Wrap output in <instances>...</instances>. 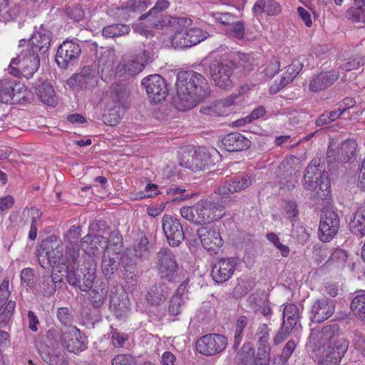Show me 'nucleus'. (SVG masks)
Returning a JSON list of instances; mask_svg holds the SVG:
<instances>
[{
    "instance_id": "nucleus-1",
    "label": "nucleus",
    "mask_w": 365,
    "mask_h": 365,
    "mask_svg": "<svg viewBox=\"0 0 365 365\" xmlns=\"http://www.w3.org/2000/svg\"><path fill=\"white\" fill-rule=\"evenodd\" d=\"M339 331L337 324L317 327L311 330L307 344L308 351H319L323 349L319 365H338L349 348L344 338L336 339Z\"/></svg>"
},
{
    "instance_id": "nucleus-2",
    "label": "nucleus",
    "mask_w": 365,
    "mask_h": 365,
    "mask_svg": "<svg viewBox=\"0 0 365 365\" xmlns=\"http://www.w3.org/2000/svg\"><path fill=\"white\" fill-rule=\"evenodd\" d=\"M175 107L185 111L195 107L209 93V86L205 77L192 71H181L175 82Z\"/></svg>"
},
{
    "instance_id": "nucleus-3",
    "label": "nucleus",
    "mask_w": 365,
    "mask_h": 365,
    "mask_svg": "<svg viewBox=\"0 0 365 365\" xmlns=\"http://www.w3.org/2000/svg\"><path fill=\"white\" fill-rule=\"evenodd\" d=\"M192 20L180 17L174 21V34L170 37L171 45L175 48H185L195 46L208 38L209 34L197 27H191Z\"/></svg>"
},
{
    "instance_id": "nucleus-4",
    "label": "nucleus",
    "mask_w": 365,
    "mask_h": 365,
    "mask_svg": "<svg viewBox=\"0 0 365 365\" xmlns=\"http://www.w3.org/2000/svg\"><path fill=\"white\" fill-rule=\"evenodd\" d=\"M303 187L314 191L321 199H327L330 192V182L327 173L319 168L317 161H312L304 175Z\"/></svg>"
},
{
    "instance_id": "nucleus-5",
    "label": "nucleus",
    "mask_w": 365,
    "mask_h": 365,
    "mask_svg": "<svg viewBox=\"0 0 365 365\" xmlns=\"http://www.w3.org/2000/svg\"><path fill=\"white\" fill-rule=\"evenodd\" d=\"M73 249H78L76 245L71 243V247H68L66 251V259L63 258V244L59 239L54 238L51 240L44 241L38 254V262L42 267H46L48 264L51 266L57 264H66L67 259H71V255Z\"/></svg>"
},
{
    "instance_id": "nucleus-6",
    "label": "nucleus",
    "mask_w": 365,
    "mask_h": 365,
    "mask_svg": "<svg viewBox=\"0 0 365 365\" xmlns=\"http://www.w3.org/2000/svg\"><path fill=\"white\" fill-rule=\"evenodd\" d=\"M122 246V237L118 232H113L110 236L109 245L104 251L101 263L102 272L105 276L110 277L118 269Z\"/></svg>"
},
{
    "instance_id": "nucleus-7",
    "label": "nucleus",
    "mask_w": 365,
    "mask_h": 365,
    "mask_svg": "<svg viewBox=\"0 0 365 365\" xmlns=\"http://www.w3.org/2000/svg\"><path fill=\"white\" fill-rule=\"evenodd\" d=\"M234 66L227 61H213L210 65L212 81L221 89L228 90L234 85Z\"/></svg>"
},
{
    "instance_id": "nucleus-8",
    "label": "nucleus",
    "mask_w": 365,
    "mask_h": 365,
    "mask_svg": "<svg viewBox=\"0 0 365 365\" xmlns=\"http://www.w3.org/2000/svg\"><path fill=\"white\" fill-rule=\"evenodd\" d=\"M150 19L153 20H148L147 18L142 19L141 16L138 22L133 27L135 32L148 37L152 36L153 29H163L170 27L173 30L174 29V21L180 18L164 16L163 14H153L150 16Z\"/></svg>"
},
{
    "instance_id": "nucleus-9",
    "label": "nucleus",
    "mask_w": 365,
    "mask_h": 365,
    "mask_svg": "<svg viewBox=\"0 0 365 365\" xmlns=\"http://www.w3.org/2000/svg\"><path fill=\"white\" fill-rule=\"evenodd\" d=\"M31 53L29 56L26 53H21L17 58H13L11 61L9 67L11 71L10 73L14 76H18L21 71L22 75L26 78L33 76L34 73L37 71L40 60L38 53L31 51Z\"/></svg>"
},
{
    "instance_id": "nucleus-10",
    "label": "nucleus",
    "mask_w": 365,
    "mask_h": 365,
    "mask_svg": "<svg viewBox=\"0 0 365 365\" xmlns=\"http://www.w3.org/2000/svg\"><path fill=\"white\" fill-rule=\"evenodd\" d=\"M141 83L153 102L159 103L165 99L168 91L166 81L161 76L150 75L143 78Z\"/></svg>"
},
{
    "instance_id": "nucleus-11",
    "label": "nucleus",
    "mask_w": 365,
    "mask_h": 365,
    "mask_svg": "<svg viewBox=\"0 0 365 365\" xmlns=\"http://www.w3.org/2000/svg\"><path fill=\"white\" fill-rule=\"evenodd\" d=\"M98 82V75L96 67L84 66L81 73L73 75L68 81V86L73 89H92Z\"/></svg>"
},
{
    "instance_id": "nucleus-12",
    "label": "nucleus",
    "mask_w": 365,
    "mask_h": 365,
    "mask_svg": "<svg viewBox=\"0 0 365 365\" xmlns=\"http://www.w3.org/2000/svg\"><path fill=\"white\" fill-rule=\"evenodd\" d=\"M149 4L145 0H128L119 4L112 3L108 14L117 19L126 20L132 14L144 11Z\"/></svg>"
},
{
    "instance_id": "nucleus-13",
    "label": "nucleus",
    "mask_w": 365,
    "mask_h": 365,
    "mask_svg": "<svg viewBox=\"0 0 365 365\" xmlns=\"http://www.w3.org/2000/svg\"><path fill=\"white\" fill-rule=\"evenodd\" d=\"M227 345L226 337L220 334H207L196 342L197 350L207 356L222 351Z\"/></svg>"
},
{
    "instance_id": "nucleus-14",
    "label": "nucleus",
    "mask_w": 365,
    "mask_h": 365,
    "mask_svg": "<svg viewBox=\"0 0 365 365\" xmlns=\"http://www.w3.org/2000/svg\"><path fill=\"white\" fill-rule=\"evenodd\" d=\"M61 340L63 346L70 352L84 351L86 346V337L76 327H68L61 331Z\"/></svg>"
},
{
    "instance_id": "nucleus-15",
    "label": "nucleus",
    "mask_w": 365,
    "mask_h": 365,
    "mask_svg": "<svg viewBox=\"0 0 365 365\" xmlns=\"http://www.w3.org/2000/svg\"><path fill=\"white\" fill-rule=\"evenodd\" d=\"M158 269L161 278L169 282L174 281L178 274V264L173 254L163 249L158 253Z\"/></svg>"
},
{
    "instance_id": "nucleus-16",
    "label": "nucleus",
    "mask_w": 365,
    "mask_h": 365,
    "mask_svg": "<svg viewBox=\"0 0 365 365\" xmlns=\"http://www.w3.org/2000/svg\"><path fill=\"white\" fill-rule=\"evenodd\" d=\"M162 226L170 245L178 246L184 240L182 226L176 217L169 215H164Z\"/></svg>"
},
{
    "instance_id": "nucleus-17",
    "label": "nucleus",
    "mask_w": 365,
    "mask_h": 365,
    "mask_svg": "<svg viewBox=\"0 0 365 365\" xmlns=\"http://www.w3.org/2000/svg\"><path fill=\"white\" fill-rule=\"evenodd\" d=\"M339 227V220L336 213L327 210L322 216L319 236L322 242H329L337 233Z\"/></svg>"
},
{
    "instance_id": "nucleus-18",
    "label": "nucleus",
    "mask_w": 365,
    "mask_h": 365,
    "mask_svg": "<svg viewBox=\"0 0 365 365\" xmlns=\"http://www.w3.org/2000/svg\"><path fill=\"white\" fill-rule=\"evenodd\" d=\"M81 53V48L76 41H64L58 48L56 61L61 68H66L70 62L79 57Z\"/></svg>"
},
{
    "instance_id": "nucleus-19",
    "label": "nucleus",
    "mask_w": 365,
    "mask_h": 365,
    "mask_svg": "<svg viewBox=\"0 0 365 365\" xmlns=\"http://www.w3.org/2000/svg\"><path fill=\"white\" fill-rule=\"evenodd\" d=\"M256 338L259 343L257 356L252 365H269L270 347L269 341V329L264 324L259 326Z\"/></svg>"
},
{
    "instance_id": "nucleus-20",
    "label": "nucleus",
    "mask_w": 365,
    "mask_h": 365,
    "mask_svg": "<svg viewBox=\"0 0 365 365\" xmlns=\"http://www.w3.org/2000/svg\"><path fill=\"white\" fill-rule=\"evenodd\" d=\"M335 311V303L328 298L316 300L312 306L309 319L316 323L322 322L332 316Z\"/></svg>"
},
{
    "instance_id": "nucleus-21",
    "label": "nucleus",
    "mask_w": 365,
    "mask_h": 365,
    "mask_svg": "<svg viewBox=\"0 0 365 365\" xmlns=\"http://www.w3.org/2000/svg\"><path fill=\"white\" fill-rule=\"evenodd\" d=\"M237 262L235 258H222L212 267V277L217 283H222L233 275Z\"/></svg>"
},
{
    "instance_id": "nucleus-22",
    "label": "nucleus",
    "mask_w": 365,
    "mask_h": 365,
    "mask_svg": "<svg viewBox=\"0 0 365 365\" xmlns=\"http://www.w3.org/2000/svg\"><path fill=\"white\" fill-rule=\"evenodd\" d=\"M226 205V201L220 203L219 201L215 202L207 200L197 202V205L202 207L200 216H205L203 219L201 218L200 224L210 223L222 218L225 215L224 210Z\"/></svg>"
},
{
    "instance_id": "nucleus-23",
    "label": "nucleus",
    "mask_w": 365,
    "mask_h": 365,
    "mask_svg": "<svg viewBox=\"0 0 365 365\" xmlns=\"http://www.w3.org/2000/svg\"><path fill=\"white\" fill-rule=\"evenodd\" d=\"M254 182L253 176L250 175H240L232 180L226 181L219 189V195L222 198H227L230 194L240 192L250 186Z\"/></svg>"
},
{
    "instance_id": "nucleus-24",
    "label": "nucleus",
    "mask_w": 365,
    "mask_h": 365,
    "mask_svg": "<svg viewBox=\"0 0 365 365\" xmlns=\"http://www.w3.org/2000/svg\"><path fill=\"white\" fill-rule=\"evenodd\" d=\"M202 245L207 251L216 253L222 245L220 232L213 227H202L197 230Z\"/></svg>"
},
{
    "instance_id": "nucleus-25",
    "label": "nucleus",
    "mask_w": 365,
    "mask_h": 365,
    "mask_svg": "<svg viewBox=\"0 0 365 365\" xmlns=\"http://www.w3.org/2000/svg\"><path fill=\"white\" fill-rule=\"evenodd\" d=\"M358 144L354 139H348L344 141L337 151L330 145L327 151V158L329 163L334 161L346 162L354 157L357 149Z\"/></svg>"
},
{
    "instance_id": "nucleus-26",
    "label": "nucleus",
    "mask_w": 365,
    "mask_h": 365,
    "mask_svg": "<svg viewBox=\"0 0 365 365\" xmlns=\"http://www.w3.org/2000/svg\"><path fill=\"white\" fill-rule=\"evenodd\" d=\"M148 57V53L144 51L141 54L125 58L119 65L118 69L120 71H123L128 76L136 75L144 69Z\"/></svg>"
},
{
    "instance_id": "nucleus-27",
    "label": "nucleus",
    "mask_w": 365,
    "mask_h": 365,
    "mask_svg": "<svg viewBox=\"0 0 365 365\" xmlns=\"http://www.w3.org/2000/svg\"><path fill=\"white\" fill-rule=\"evenodd\" d=\"M239 97L237 94L230 95L224 100L212 103L211 105L201 108V113L208 115L224 116L227 115L232 111V107L235 105V100Z\"/></svg>"
},
{
    "instance_id": "nucleus-28",
    "label": "nucleus",
    "mask_w": 365,
    "mask_h": 365,
    "mask_svg": "<svg viewBox=\"0 0 365 365\" xmlns=\"http://www.w3.org/2000/svg\"><path fill=\"white\" fill-rule=\"evenodd\" d=\"M210 155L205 148H199L187 158L180 162L181 165L192 170H201L211 164Z\"/></svg>"
},
{
    "instance_id": "nucleus-29",
    "label": "nucleus",
    "mask_w": 365,
    "mask_h": 365,
    "mask_svg": "<svg viewBox=\"0 0 365 365\" xmlns=\"http://www.w3.org/2000/svg\"><path fill=\"white\" fill-rule=\"evenodd\" d=\"M336 69H338V68L314 76L309 82V90L317 92L331 86L339 78V71H336Z\"/></svg>"
},
{
    "instance_id": "nucleus-30",
    "label": "nucleus",
    "mask_w": 365,
    "mask_h": 365,
    "mask_svg": "<svg viewBox=\"0 0 365 365\" xmlns=\"http://www.w3.org/2000/svg\"><path fill=\"white\" fill-rule=\"evenodd\" d=\"M51 43V34L48 30L40 27L39 29L34 32L29 39V46L31 51L36 53H44L48 48Z\"/></svg>"
},
{
    "instance_id": "nucleus-31",
    "label": "nucleus",
    "mask_w": 365,
    "mask_h": 365,
    "mask_svg": "<svg viewBox=\"0 0 365 365\" xmlns=\"http://www.w3.org/2000/svg\"><path fill=\"white\" fill-rule=\"evenodd\" d=\"M109 245V240L101 235H86L81 243V248L88 255H96L98 253L99 249L106 250Z\"/></svg>"
},
{
    "instance_id": "nucleus-32",
    "label": "nucleus",
    "mask_w": 365,
    "mask_h": 365,
    "mask_svg": "<svg viewBox=\"0 0 365 365\" xmlns=\"http://www.w3.org/2000/svg\"><path fill=\"white\" fill-rule=\"evenodd\" d=\"M303 63L300 61L299 58L294 59L292 63L289 65L286 68L287 74H289V76L282 77L279 84L277 81H275L274 84L272 85L269 88L270 93H276L281 88H284L285 86L292 82L299 73L303 68Z\"/></svg>"
},
{
    "instance_id": "nucleus-33",
    "label": "nucleus",
    "mask_w": 365,
    "mask_h": 365,
    "mask_svg": "<svg viewBox=\"0 0 365 365\" xmlns=\"http://www.w3.org/2000/svg\"><path fill=\"white\" fill-rule=\"evenodd\" d=\"M222 145L229 152L241 151L250 145V141L239 133H232L223 138Z\"/></svg>"
},
{
    "instance_id": "nucleus-34",
    "label": "nucleus",
    "mask_w": 365,
    "mask_h": 365,
    "mask_svg": "<svg viewBox=\"0 0 365 365\" xmlns=\"http://www.w3.org/2000/svg\"><path fill=\"white\" fill-rule=\"evenodd\" d=\"M125 111V106L120 102H113L108 104L103 115V122L108 125L118 124Z\"/></svg>"
},
{
    "instance_id": "nucleus-35",
    "label": "nucleus",
    "mask_w": 365,
    "mask_h": 365,
    "mask_svg": "<svg viewBox=\"0 0 365 365\" xmlns=\"http://www.w3.org/2000/svg\"><path fill=\"white\" fill-rule=\"evenodd\" d=\"M327 262L339 269H344L347 264L350 271L354 270L356 264L355 262H351L349 259L348 252L341 248H336L333 251Z\"/></svg>"
},
{
    "instance_id": "nucleus-36",
    "label": "nucleus",
    "mask_w": 365,
    "mask_h": 365,
    "mask_svg": "<svg viewBox=\"0 0 365 365\" xmlns=\"http://www.w3.org/2000/svg\"><path fill=\"white\" fill-rule=\"evenodd\" d=\"M23 88L22 84L15 83L11 79L0 81V102L8 103Z\"/></svg>"
},
{
    "instance_id": "nucleus-37",
    "label": "nucleus",
    "mask_w": 365,
    "mask_h": 365,
    "mask_svg": "<svg viewBox=\"0 0 365 365\" xmlns=\"http://www.w3.org/2000/svg\"><path fill=\"white\" fill-rule=\"evenodd\" d=\"M252 11L255 16L262 13L268 16H274L281 11V6L274 0H258L255 2Z\"/></svg>"
},
{
    "instance_id": "nucleus-38",
    "label": "nucleus",
    "mask_w": 365,
    "mask_h": 365,
    "mask_svg": "<svg viewBox=\"0 0 365 365\" xmlns=\"http://www.w3.org/2000/svg\"><path fill=\"white\" fill-rule=\"evenodd\" d=\"M71 259H67V262L64 264L66 267V278L68 282L72 286H78L80 283L79 277L76 273V262L79 257V249H73L71 253Z\"/></svg>"
},
{
    "instance_id": "nucleus-39",
    "label": "nucleus",
    "mask_w": 365,
    "mask_h": 365,
    "mask_svg": "<svg viewBox=\"0 0 365 365\" xmlns=\"http://www.w3.org/2000/svg\"><path fill=\"white\" fill-rule=\"evenodd\" d=\"M36 93L41 101L48 106L56 103V95L51 84L47 81L42 82L36 87Z\"/></svg>"
},
{
    "instance_id": "nucleus-40",
    "label": "nucleus",
    "mask_w": 365,
    "mask_h": 365,
    "mask_svg": "<svg viewBox=\"0 0 365 365\" xmlns=\"http://www.w3.org/2000/svg\"><path fill=\"white\" fill-rule=\"evenodd\" d=\"M351 231L356 235H365V210L361 209L356 212L349 223Z\"/></svg>"
},
{
    "instance_id": "nucleus-41",
    "label": "nucleus",
    "mask_w": 365,
    "mask_h": 365,
    "mask_svg": "<svg viewBox=\"0 0 365 365\" xmlns=\"http://www.w3.org/2000/svg\"><path fill=\"white\" fill-rule=\"evenodd\" d=\"M108 291V284L106 282H101L98 287H96L91 292V302L94 307H99L105 302Z\"/></svg>"
},
{
    "instance_id": "nucleus-42",
    "label": "nucleus",
    "mask_w": 365,
    "mask_h": 365,
    "mask_svg": "<svg viewBox=\"0 0 365 365\" xmlns=\"http://www.w3.org/2000/svg\"><path fill=\"white\" fill-rule=\"evenodd\" d=\"M351 309L359 319L365 322V292H360L352 299Z\"/></svg>"
},
{
    "instance_id": "nucleus-43",
    "label": "nucleus",
    "mask_w": 365,
    "mask_h": 365,
    "mask_svg": "<svg viewBox=\"0 0 365 365\" xmlns=\"http://www.w3.org/2000/svg\"><path fill=\"white\" fill-rule=\"evenodd\" d=\"M300 317V308L294 304H287L283 311V322L294 327Z\"/></svg>"
},
{
    "instance_id": "nucleus-44",
    "label": "nucleus",
    "mask_w": 365,
    "mask_h": 365,
    "mask_svg": "<svg viewBox=\"0 0 365 365\" xmlns=\"http://www.w3.org/2000/svg\"><path fill=\"white\" fill-rule=\"evenodd\" d=\"M202 207L197 205V202L192 206L182 207L180 209V214L182 217L189 221L195 224H200L201 217L203 219L205 216H200V211Z\"/></svg>"
},
{
    "instance_id": "nucleus-45",
    "label": "nucleus",
    "mask_w": 365,
    "mask_h": 365,
    "mask_svg": "<svg viewBox=\"0 0 365 365\" xmlns=\"http://www.w3.org/2000/svg\"><path fill=\"white\" fill-rule=\"evenodd\" d=\"M355 9H350L346 16L357 22H365V0H354Z\"/></svg>"
},
{
    "instance_id": "nucleus-46",
    "label": "nucleus",
    "mask_w": 365,
    "mask_h": 365,
    "mask_svg": "<svg viewBox=\"0 0 365 365\" xmlns=\"http://www.w3.org/2000/svg\"><path fill=\"white\" fill-rule=\"evenodd\" d=\"M19 14L18 6H9V0H0V19L9 21L15 19Z\"/></svg>"
},
{
    "instance_id": "nucleus-47",
    "label": "nucleus",
    "mask_w": 365,
    "mask_h": 365,
    "mask_svg": "<svg viewBox=\"0 0 365 365\" xmlns=\"http://www.w3.org/2000/svg\"><path fill=\"white\" fill-rule=\"evenodd\" d=\"M130 28L125 24H113L103 28L102 34L107 38H115L128 34Z\"/></svg>"
},
{
    "instance_id": "nucleus-48",
    "label": "nucleus",
    "mask_w": 365,
    "mask_h": 365,
    "mask_svg": "<svg viewBox=\"0 0 365 365\" xmlns=\"http://www.w3.org/2000/svg\"><path fill=\"white\" fill-rule=\"evenodd\" d=\"M255 350L252 344L247 342L243 344L240 352L239 353V360L242 365H252L255 357L254 358Z\"/></svg>"
},
{
    "instance_id": "nucleus-49",
    "label": "nucleus",
    "mask_w": 365,
    "mask_h": 365,
    "mask_svg": "<svg viewBox=\"0 0 365 365\" xmlns=\"http://www.w3.org/2000/svg\"><path fill=\"white\" fill-rule=\"evenodd\" d=\"M228 35L234 38L241 40L245 38V24L242 21H234L227 29Z\"/></svg>"
},
{
    "instance_id": "nucleus-50",
    "label": "nucleus",
    "mask_w": 365,
    "mask_h": 365,
    "mask_svg": "<svg viewBox=\"0 0 365 365\" xmlns=\"http://www.w3.org/2000/svg\"><path fill=\"white\" fill-rule=\"evenodd\" d=\"M279 66V61L273 58L271 61L260 67V73H264V77L267 78H272L278 72Z\"/></svg>"
},
{
    "instance_id": "nucleus-51",
    "label": "nucleus",
    "mask_w": 365,
    "mask_h": 365,
    "mask_svg": "<svg viewBox=\"0 0 365 365\" xmlns=\"http://www.w3.org/2000/svg\"><path fill=\"white\" fill-rule=\"evenodd\" d=\"M96 278V272L94 269H88L83 273L82 279H80L78 287L83 292H88L93 287L94 279Z\"/></svg>"
},
{
    "instance_id": "nucleus-52",
    "label": "nucleus",
    "mask_w": 365,
    "mask_h": 365,
    "mask_svg": "<svg viewBox=\"0 0 365 365\" xmlns=\"http://www.w3.org/2000/svg\"><path fill=\"white\" fill-rule=\"evenodd\" d=\"M183 304V299L181 295L175 294L170 302L168 308L169 313L173 316H176L181 312L182 304Z\"/></svg>"
},
{
    "instance_id": "nucleus-53",
    "label": "nucleus",
    "mask_w": 365,
    "mask_h": 365,
    "mask_svg": "<svg viewBox=\"0 0 365 365\" xmlns=\"http://www.w3.org/2000/svg\"><path fill=\"white\" fill-rule=\"evenodd\" d=\"M265 114L264 108L260 106L255 109L250 115L246 116L245 118L239 119L236 121L238 126L243 125L246 123H250L254 119H257Z\"/></svg>"
},
{
    "instance_id": "nucleus-54",
    "label": "nucleus",
    "mask_w": 365,
    "mask_h": 365,
    "mask_svg": "<svg viewBox=\"0 0 365 365\" xmlns=\"http://www.w3.org/2000/svg\"><path fill=\"white\" fill-rule=\"evenodd\" d=\"M212 18L216 22L229 27L230 24L235 20V16L230 13H212Z\"/></svg>"
},
{
    "instance_id": "nucleus-55",
    "label": "nucleus",
    "mask_w": 365,
    "mask_h": 365,
    "mask_svg": "<svg viewBox=\"0 0 365 365\" xmlns=\"http://www.w3.org/2000/svg\"><path fill=\"white\" fill-rule=\"evenodd\" d=\"M170 4L169 2L167 1V0H160V1H158L154 7H153L149 11L148 13L144 14V15H142V19H146L148 20H153L152 19H150V16L153 14H160V11H162L163 10H165L167 8H168Z\"/></svg>"
},
{
    "instance_id": "nucleus-56",
    "label": "nucleus",
    "mask_w": 365,
    "mask_h": 365,
    "mask_svg": "<svg viewBox=\"0 0 365 365\" xmlns=\"http://www.w3.org/2000/svg\"><path fill=\"white\" fill-rule=\"evenodd\" d=\"M148 241L146 237H141L138 242L133 247V251L136 257H142L148 252Z\"/></svg>"
},
{
    "instance_id": "nucleus-57",
    "label": "nucleus",
    "mask_w": 365,
    "mask_h": 365,
    "mask_svg": "<svg viewBox=\"0 0 365 365\" xmlns=\"http://www.w3.org/2000/svg\"><path fill=\"white\" fill-rule=\"evenodd\" d=\"M240 66L246 71H252L256 63V60L250 55L242 53L240 55Z\"/></svg>"
},
{
    "instance_id": "nucleus-58",
    "label": "nucleus",
    "mask_w": 365,
    "mask_h": 365,
    "mask_svg": "<svg viewBox=\"0 0 365 365\" xmlns=\"http://www.w3.org/2000/svg\"><path fill=\"white\" fill-rule=\"evenodd\" d=\"M115 61V54L113 51L106 50L99 58L100 66L106 67L107 69L111 68Z\"/></svg>"
},
{
    "instance_id": "nucleus-59",
    "label": "nucleus",
    "mask_w": 365,
    "mask_h": 365,
    "mask_svg": "<svg viewBox=\"0 0 365 365\" xmlns=\"http://www.w3.org/2000/svg\"><path fill=\"white\" fill-rule=\"evenodd\" d=\"M293 327H294L290 326L289 324H285L283 322L281 330L278 331V333L274 338V343L276 345H278L281 344L282 341H284L291 333Z\"/></svg>"
},
{
    "instance_id": "nucleus-60",
    "label": "nucleus",
    "mask_w": 365,
    "mask_h": 365,
    "mask_svg": "<svg viewBox=\"0 0 365 365\" xmlns=\"http://www.w3.org/2000/svg\"><path fill=\"white\" fill-rule=\"evenodd\" d=\"M337 64L342 70L349 71L359 68L361 64V61L358 58H349L345 60L344 62L339 61Z\"/></svg>"
},
{
    "instance_id": "nucleus-61",
    "label": "nucleus",
    "mask_w": 365,
    "mask_h": 365,
    "mask_svg": "<svg viewBox=\"0 0 365 365\" xmlns=\"http://www.w3.org/2000/svg\"><path fill=\"white\" fill-rule=\"evenodd\" d=\"M57 317L61 323L65 326H68L72 322V315L70 310L66 307L59 308L57 312Z\"/></svg>"
},
{
    "instance_id": "nucleus-62",
    "label": "nucleus",
    "mask_w": 365,
    "mask_h": 365,
    "mask_svg": "<svg viewBox=\"0 0 365 365\" xmlns=\"http://www.w3.org/2000/svg\"><path fill=\"white\" fill-rule=\"evenodd\" d=\"M163 298H164L163 290L162 289L159 290L157 287L150 289L147 295V299L151 304H158Z\"/></svg>"
},
{
    "instance_id": "nucleus-63",
    "label": "nucleus",
    "mask_w": 365,
    "mask_h": 365,
    "mask_svg": "<svg viewBox=\"0 0 365 365\" xmlns=\"http://www.w3.org/2000/svg\"><path fill=\"white\" fill-rule=\"evenodd\" d=\"M284 215L288 219L294 221L298 216V210L294 202H287L284 206Z\"/></svg>"
},
{
    "instance_id": "nucleus-64",
    "label": "nucleus",
    "mask_w": 365,
    "mask_h": 365,
    "mask_svg": "<svg viewBox=\"0 0 365 365\" xmlns=\"http://www.w3.org/2000/svg\"><path fill=\"white\" fill-rule=\"evenodd\" d=\"M132 356L125 354L117 355L112 360V365H133Z\"/></svg>"
}]
</instances>
